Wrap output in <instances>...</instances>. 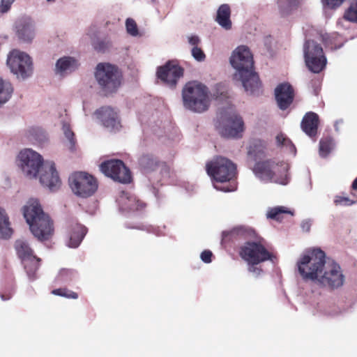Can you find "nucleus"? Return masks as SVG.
I'll return each mask as SVG.
<instances>
[{
    "label": "nucleus",
    "instance_id": "nucleus-1",
    "mask_svg": "<svg viewBox=\"0 0 357 357\" xmlns=\"http://www.w3.org/2000/svg\"><path fill=\"white\" fill-rule=\"evenodd\" d=\"M326 253L319 248L304 251L296 261V268L301 278L321 287L337 289L344 282V275L340 265L326 261Z\"/></svg>",
    "mask_w": 357,
    "mask_h": 357
},
{
    "label": "nucleus",
    "instance_id": "nucleus-2",
    "mask_svg": "<svg viewBox=\"0 0 357 357\" xmlns=\"http://www.w3.org/2000/svg\"><path fill=\"white\" fill-rule=\"evenodd\" d=\"M229 63L235 70L234 79L240 82L245 91L249 95H258L261 82L254 70L253 55L246 45H239L231 52Z\"/></svg>",
    "mask_w": 357,
    "mask_h": 357
},
{
    "label": "nucleus",
    "instance_id": "nucleus-3",
    "mask_svg": "<svg viewBox=\"0 0 357 357\" xmlns=\"http://www.w3.org/2000/svg\"><path fill=\"white\" fill-rule=\"evenodd\" d=\"M26 222L33 235L39 241L50 239L54 234L53 222L36 198H30L22 208Z\"/></svg>",
    "mask_w": 357,
    "mask_h": 357
},
{
    "label": "nucleus",
    "instance_id": "nucleus-4",
    "mask_svg": "<svg viewBox=\"0 0 357 357\" xmlns=\"http://www.w3.org/2000/svg\"><path fill=\"white\" fill-rule=\"evenodd\" d=\"M217 92H211L203 84L192 82L187 83L182 90L183 104L185 109L196 113L206 111L210 106L211 98L218 99L219 94L224 91L221 84L216 85Z\"/></svg>",
    "mask_w": 357,
    "mask_h": 357
},
{
    "label": "nucleus",
    "instance_id": "nucleus-5",
    "mask_svg": "<svg viewBox=\"0 0 357 357\" xmlns=\"http://www.w3.org/2000/svg\"><path fill=\"white\" fill-rule=\"evenodd\" d=\"M208 174L213 179V187L225 192L236 190L235 185H222L233 179L236 174V165L224 157H215L206 164Z\"/></svg>",
    "mask_w": 357,
    "mask_h": 357
},
{
    "label": "nucleus",
    "instance_id": "nucleus-6",
    "mask_svg": "<svg viewBox=\"0 0 357 357\" xmlns=\"http://www.w3.org/2000/svg\"><path fill=\"white\" fill-rule=\"evenodd\" d=\"M240 257L247 263L248 271L255 278H258L262 274V269L258 265L271 261L275 263L276 257L271 253L260 242L248 241L240 248Z\"/></svg>",
    "mask_w": 357,
    "mask_h": 357
},
{
    "label": "nucleus",
    "instance_id": "nucleus-7",
    "mask_svg": "<svg viewBox=\"0 0 357 357\" xmlns=\"http://www.w3.org/2000/svg\"><path fill=\"white\" fill-rule=\"evenodd\" d=\"M289 169V165L286 162H276L275 160H268L257 162L252 171L261 181L273 182L284 185L290 180Z\"/></svg>",
    "mask_w": 357,
    "mask_h": 357
},
{
    "label": "nucleus",
    "instance_id": "nucleus-8",
    "mask_svg": "<svg viewBox=\"0 0 357 357\" xmlns=\"http://www.w3.org/2000/svg\"><path fill=\"white\" fill-rule=\"evenodd\" d=\"M217 118V127L222 136L228 138L241 137L244 122L232 105L227 103L220 107Z\"/></svg>",
    "mask_w": 357,
    "mask_h": 357
},
{
    "label": "nucleus",
    "instance_id": "nucleus-9",
    "mask_svg": "<svg viewBox=\"0 0 357 357\" xmlns=\"http://www.w3.org/2000/svg\"><path fill=\"white\" fill-rule=\"evenodd\" d=\"M94 77L105 95L116 93L121 85V72L118 67L109 63H98L95 69Z\"/></svg>",
    "mask_w": 357,
    "mask_h": 357
},
{
    "label": "nucleus",
    "instance_id": "nucleus-10",
    "mask_svg": "<svg viewBox=\"0 0 357 357\" xmlns=\"http://www.w3.org/2000/svg\"><path fill=\"white\" fill-rule=\"evenodd\" d=\"M6 63L10 72L17 79L24 80L33 75V59L25 52L17 49L13 50L8 54Z\"/></svg>",
    "mask_w": 357,
    "mask_h": 357
},
{
    "label": "nucleus",
    "instance_id": "nucleus-11",
    "mask_svg": "<svg viewBox=\"0 0 357 357\" xmlns=\"http://www.w3.org/2000/svg\"><path fill=\"white\" fill-rule=\"evenodd\" d=\"M43 156L31 149L21 150L17 156V165L22 174L29 179H36L44 162Z\"/></svg>",
    "mask_w": 357,
    "mask_h": 357
},
{
    "label": "nucleus",
    "instance_id": "nucleus-12",
    "mask_svg": "<svg viewBox=\"0 0 357 357\" xmlns=\"http://www.w3.org/2000/svg\"><path fill=\"white\" fill-rule=\"evenodd\" d=\"M303 54L306 66L311 72L319 73L324 69L327 59L322 47L314 40H307L303 45Z\"/></svg>",
    "mask_w": 357,
    "mask_h": 357
},
{
    "label": "nucleus",
    "instance_id": "nucleus-13",
    "mask_svg": "<svg viewBox=\"0 0 357 357\" xmlns=\"http://www.w3.org/2000/svg\"><path fill=\"white\" fill-rule=\"evenodd\" d=\"M15 247L28 278L31 280H34L36 278V272L40 266V259L33 254V250L25 240L16 241Z\"/></svg>",
    "mask_w": 357,
    "mask_h": 357
},
{
    "label": "nucleus",
    "instance_id": "nucleus-14",
    "mask_svg": "<svg viewBox=\"0 0 357 357\" xmlns=\"http://www.w3.org/2000/svg\"><path fill=\"white\" fill-rule=\"evenodd\" d=\"M69 185L73 193L81 197L91 196L98 189L96 178L86 172H75L69 177Z\"/></svg>",
    "mask_w": 357,
    "mask_h": 357
},
{
    "label": "nucleus",
    "instance_id": "nucleus-15",
    "mask_svg": "<svg viewBox=\"0 0 357 357\" xmlns=\"http://www.w3.org/2000/svg\"><path fill=\"white\" fill-rule=\"evenodd\" d=\"M100 171L114 181L127 183L131 180L130 172L120 160H109L100 165Z\"/></svg>",
    "mask_w": 357,
    "mask_h": 357
},
{
    "label": "nucleus",
    "instance_id": "nucleus-16",
    "mask_svg": "<svg viewBox=\"0 0 357 357\" xmlns=\"http://www.w3.org/2000/svg\"><path fill=\"white\" fill-rule=\"evenodd\" d=\"M37 178L40 184L52 191L58 190L61 184L59 172L55 163L51 160H46L40 167Z\"/></svg>",
    "mask_w": 357,
    "mask_h": 357
},
{
    "label": "nucleus",
    "instance_id": "nucleus-17",
    "mask_svg": "<svg viewBox=\"0 0 357 357\" xmlns=\"http://www.w3.org/2000/svg\"><path fill=\"white\" fill-rule=\"evenodd\" d=\"M183 75V69L177 61H169L158 68L157 76L165 85L174 88Z\"/></svg>",
    "mask_w": 357,
    "mask_h": 357
},
{
    "label": "nucleus",
    "instance_id": "nucleus-18",
    "mask_svg": "<svg viewBox=\"0 0 357 357\" xmlns=\"http://www.w3.org/2000/svg\"><path fill=\"white\" fill-rule=\"evenodd\" d=\"M13 31L17 38L24 43H31L36 36V24L28 15L19 17L13 26Z\"/></svg>",
    "mask_w": 357,
    "mask_h": 357
},
{
    "label": "nucleus",
    "instance_id": "nucleus-19",
    "mask_svg": "<svg viewBox=\"0 0 357 357\" xmlns=\"http://www.w3.org/2000/svg\"><path fill=\"white\" fill-rule=\"evenodd\" d=\"M95 115L102 124L111 130H117L121 127L119 113L110 107H102L96 110Z\"/></svg>",
    "mask_w": 357,
    "mask_h": 357
},
{
    "label": "nucleus",
    "instance_id": "nucleus-20",
    "mask_svg": "<svg viewBox=\"0 0 357 357\" xmlns=\"http://www.w3.org/2000/svg\"><path fill=\"white\" fill-rule=\"evenodd\" d=\"M275 95L279 107L286 109L293 101L294 90L290 84L283 83L277 86Z\"/></svg>",
    "mask_w": 357,
    "mask_h": 357
},
{
    "label": "nucleus",
    "instance_id": "nucleus-21",
    "mask_svg": "<svg viewBox=\"0 0 357 357\" xmlns=\"http://www.w3.org/2000/svg\"><path fill=\"white\" fill-rule=\"evenodd\" d=\"M120 209L122 211H138L142 210L146 204L136 196L122 192L118 199Z\"/></svg>",
    "mask_w": 357,
    "mask_h": 357
},
{
    "label": "nucleus",
    "instance_id": "nucleus-22",
    "mask_svg": "<svg viewBox=\"0 0 357 357\" xmlns=\"http://www.w3.org/2000/svg\"><path fill=\"white\" fill-rule=\"evenodd\" d=\"M77 68V61L71 56H63L55 64L54 73L59 77H64L72 73Z\"/></svg>",
    "mask_w": 357,
    "mask_h": 357
},
{
    "label": "nucleus",
    "instance_id": "nucleus-23",
    "mask_svg": "<svg viewBox=\"0 0 357 357\" xmlns=\"http://www.w3.org/2000/svg\"><path fill=\"white\" fill-rule=\"evenodd\" d=\"M319 123L318 115L312 112L305 114L301 122V128L303 132L310 137L317 135Z\"/></svg>",
    "mask_w": 357,
    "mask_h": 357
},
{
    "label": "nucleus",
    "instance_id": "nucleus-24",
    "mask_svg": "<svg viewBox=\"0 0 357 357\" xmlns=\"http://www.w3.org/2000/svg\"><path fill=\"white\" fill-rule=\"evenodd\" d=\"M87 231L86 228L79 224H75L71 226L68 240L67 241V245L69 248H77L82 241L84 236Z\"/></svg>",
    "mask_w": 357,
    "mask_h": 357
},
{
    "label": "nucleus",
    "instance_id": "nucleus-25",
    "mask_svg": "<svg viewBox=\"0 0 357 357\" xmlns=\"http://www.w3.org/2000/svg\"><path fill=\"white\" fill-rule=\"evenodd\" d=\"M87 231L86 228L79 224H75L71 226L68 240L67 241V245L69 248H77L82 241L84 236Z\"/></svg>",
    "mask_w": 357,
    "mask_h": 357
},
{
    "label": "nucleus",
    "instance_id": "nucleus-26",
    "mask_svg": "<svg viewBox=\"0 0 357 357\" xmlns=\"http://www.w3.org/2000/svg\"><path fill=\"white\" fill-rule=\"evenodd\" d=\"M13 234L11 222L6 210L0 206V238H10Z\"/></svg>",
    "mask_w": 357,
    "mask_h": 357
},
{
    "label": "nucleus",
    "instance_id": "nucleus-27",
    "mask_svg": "<svg viewBox=\"0 0 357 357\" xmlns=\"http://www.w3.org/2000/svg\"><path fill=\"white\" fill-rule=\"evenodd\" d=\"M231 10L228 4H222L218 9L215 20L224 29L229 30L231 28L230 20Z\"/></svg>",
    "mask_w": 357,
    "mask_h": 357
},
{
    "label": "nucleus",
    "instance_id": "nucleus-28",
    "mask_svg": "<svg viewBox=\"0 0 357 357\" xmlns=\"http://www.w3.org/2000/svg\"><path fill=\"white\" fill-rule=\"evenodd\" d=\"M139 165L145 172H151L160 166L157 158L149 153L143 154L139 158Z\"/></svg>",
    "mask_w": 357,
    "mask_h": 357
},
{
    "label": "nucleus",
    "instance_id": "nucleus-29",
    "mask_svg": "<svg viewBox=\"0 0 357 357\" xmlns=\"http://www.w3.org/2000/svg\"><path fill=\"white\" fill-rule=\"evenodd\" d=\"M62 131L66 139V146L70 151L75 150L76 139L75 134L71 130L70 125L68 121L63 120L62 121Z\"/></svg>",
    "mask_w": 357,
    "mask_h": 357
},
{
    "label": "nucleus",
    "instance_id": "nucleus-30",
    "mask_svg": "<svg viewBox=\"0 0 357 357\" xmlns=\"http://www.w3.org/2000/svg\"><path fill=\"white\" fill-rule=\"evenodd\" d=\"M293 215L294 213L289 209L284 206H278L273 208H269L267 211V218L278 221H281L285 215Z\"/></svg>",
    "mask_w": 357,
    "mask_h": 357
},
{
    "label": "nucleus",
    "instance_id": "nucleus-31",
    "mask_svg": "<svg viewBox=\"0 0 357 357\" xmlns=\"http://www.w3.org/2000/svg\"><path fill=\"white\" fill-rule=\"evenodd\" d=\"M77 278V273L73 269L61 268L56 278L59 283H70Z\"/></svg>",
    "mask_w": 357,
    "mask_h": 357
},
{
    "label": "nucleus",
    "instance_id": "nucleus-32",
    "mask_svg": "<svg viewBox=\"0 0 357 357\" xmlns=\"http://www.w3.org/2000/svg\"><path fill=\"white\" fill-rule=\"evenodd\" d=\"M26 135L30 141L42 142L46 139V133L40 127L34 126L27 129Z\"/></svg>",
    "mask_w": 357,
    "mask_h": 357
},
{
    "label": "nucleus",
    "instance_id": "nucleus-33",
    "mask_svg": "<svg viewBox=\"0 0 357 357\" xmlns=\"http://www.w3.org/2000/svg\"><path fill=\"white\" fill-rule=\"evenodd\" d=\"M300 3V0H278V6L282 15H288L297 8Z\"/></svg>",
    "mask_w": 357,
    "mask_h": 357
},
{
    "label": "nucleus",
    "instance_id": "nucleus-34",
    "mask_svg": "<svg viewBox=\"0 0 357 357\" xmlns=\"http://www.w3.org/2000/svg\"><path fill=\"white\" fill-rule=\"evenodd\" d=\"M13 91V86L9 82L0 78V105L6 102Z\"/></svg>",
    "mask_w": 357,
    "mask_h": 357
},
{
    "label": "nucleus",
    "instance_id": "nucleus-35",
    "mask_svg": "<svg viewBox=\"0 0 357 357\" xmlns=\"http://www.w3.org/2000/svg\"><path fill=\"white\" fill-rule=\"evenodd\" d=\"M335 147V143L331 138L322 139L319 142V155L321 158L327 157Z\"/></svg>",
    "mask_w": 357,
    "mask_h": 357
},
{
    "label": "nucleus",
    "instance_id": "nucleus-36",
    "mask_svg": "<svg viewBox=\"0 0 357 357\" xmlns=\"http://www.w3.org/2000/svg\"><path fill=\"white\" fill-rule=\"evenodd\" d=\"M125 26L127 33L134 38H139L142 36L138 26L132 18L128 17L126 20Z\"/></svg>",
    "mask_w": 357,
    "mask_h": 357
},
{
    "label": "nucleus",
    "instance_id": "nucleus-37",
    "mask_svg": "<svg viewBox=\"0 0 357 357\" xmlns=\"http://www.w3.org/2000/svg\"><path fill=\"white\" fill-rule=\"evenodd\" d=\"M345 20L357 23V0H352L349 7L344 13Z\"/></svg>",
    "mask_w": 357,
    "mask_h": 357
},
{
    "label": "nucleus",
    "instance_id": "nucleus-38",
    "mask_svg": "<svg viewBox=\"0 0 357 357\" xmlns=\"http://www.w3.org/2000/svg\"><path fill=\"white\" fill-rule=\"evenodd\" d=\"M91 31L92 29L86 33V36L91 38L93 47L98 52H103L107 47L106 43L102 40H95L96 33H92Z\"/></svg>",
    "mask_w": 357,
    "mask_h": 357
},
{
    "label": "nucleus",
    "instance_id": "nucleus-39",
    "mask_svg": "<svg viewBox=\"0 0 357 357\" xmlns=\"http://www.w3.org/2000/svg\"><path fill=\"white\" fill-rule=\"evenodd\" d=\"M276 142L278 145L286 146L289 149V151H291L293 154H295L296 149L294 146L291 144V142L289 139L284 136V135H278L276 137Z\"/></svg>",
    "mask_w": 357,
    "mask_h": 357
},
{
    "label": "nucleus",
    "instance_id": "nucleus-40",
    "mask_svg": "<svg viewBox=\"0 0 357 357\" xmlns=\"http://www.w3.org/2000/svg\"><path fill=\"white\" fill-rule=\"evenodd\" d=\"M52 294L56 296L68 298L77 299L78 298V295L77 293L68 290L67 289H56L52 291Z\"/></svg>",
    "mask_w": 357,
    "mask_h": 357
},
{
    "label": "nucleus",
    "instance_id": "nucleus-41",
    "mask_svg": "<svg viewBox=\"0 0 357 357\" xmlns=\"http://www.w3.org/2000/svg\"><path fill=\"white\" fill-rule=\"evenodd\" d=\"M250 231H251L249 230L248 229H247L246 227H243V226H240V227H236L233 228L229 231V234L231 236L241 235V236H247L248 235L250 234ZM227 234H229V231H223L222 232V235H223L224 237H225Z\"/></svg>",
    "mask_w": 357,
    "mask_h": 357
},
{
    "label": "nucleus",
    "instance_id": "nucleus-42",
    "mask_svg": "<svg viewBox=\"0 0 357 357\" xmlns=\"http://www.w3.org/2000/svg\"><path fill=\"white\" fill-rule=\"evenodd\" d=\"M355 201L350 199L348 197L343 195H336L334 197V204L335 206H349L355 204Z\"/></svg>",
    "mask_w": 357,
    "mask_h": 357
},
{
    "label": "nucleus",
    "instance_id": "nucleus-43",
    "mask_svg": "<svg viewBox=\"0 0 357 357\" xmlns=\"http://www.w3.org/2000/svg\"><path fill=\"white\" fill-rule=\"evenodd\" d=\"M347 310L345 308H340L338 306H333L331 308L326 310L325 313L328 316L335 317L344 314Z\"/></svg>",
    "mask_w": 357,
    "mask_h": 357
},
{
    "label": "nucleus",
    "instance_id": "nucleus-44",
    "mask_svg": "<svg viewBox=\"0 0 357 357\" xmlns=\"http://www.w3.org/2000/svg\"><path fill=\"white\" fill-rule=\"evenodd\" d=\"M191 54L192 57L197 61H203L206 58L205 54L199 47H192L191 50Z\"/></svg>",
    "mask_w": 357,
    "mask_h": 357
},
{
    "label": "nucleus",
    "instance_id": "nucleus-45",
    "mask_svg": "<svg viewBox=\"0 0 357 357\" xmlns=\"http://www.w3.org/2000/svg\"><path fill=\"white\" fill-rule=\"evenodd\" d=\"M15 0H1L0 13H6L10 9L12 4Z\"/></svg>",
    "mask_w": 357,
    "mask_h": 357
},
{
    "label": "nucleus",
    "instance_id": "nucleus-46",
    "mask_svg": "<svg viewBox=\"0 0 357 357\" xmlns=\"http://www.w3.org/2000/svg\"><path fill=\"white\" fill-rule=\"evenodd\" d=\"M344 0H322L323 3L329 8H335L342 4Z\"/></svg>",
    "mask_w": 357,
    "mask_h": 357
},
{
    "label": "nucleus",
    "instance_id": "nucleus-47",
    "mask_svg": "<svg viewBox=\"0 0 357 357\" xmlns=\"http://www.w3.org/2000/svg\"><path fill=\"white\" fill-rule=\"evenodd\" d=\"M321 38H322V41L325 43V45L326 46H329L330 45H332L333 43V39H335V38L336 37V34L335 33H332V34H329V33H324V34H321Z\"/></svg>",
    "mask_w": 357,
    "mask_h": 357
},
{
    "label": "nucleus",
    "instance_id": "nucleus-48",
    "mask_svg": "<svg viewBox=\"0 0 357 357\" xmlns=\"http://www.w3.org/2000/svg\"><path fill=\"white\" fill-rule=\"evenodd\" d=\"M212 252L210 250H204L200 255V258L204 263L208 264L211 261Z\"/></svg>",
    "mask_w": 357,
    "mask_h": 357
},
{
    "label": "nucleus",
    "instance_id": "nucleus-49",
    "mask_svg": "<svg viewBox=\"0 0 357 357\" xmlns=\"http://www.w3.org/2000/svg\"><path fill=\"white\" fill-rule=\"evenodd\" d=\"M188 43L192 46V47H198L199 44L201 42L200 38L195 35H191L188 36Z\"/></svg>",
    "mask_w": 357,
    "mask_h": 357
},
{
    "label": "nucleus",
    "instance_id": "nucleus-50",
    "mask_svg": "<svg viewBox=\"0 0 357 357\" xmlns=\"http://www.w3.org/2000/svg\"><path fill=\"white\" fill-rule=\"evenodd\" d=\"M257 144H255L254 146H250L248 150V155L250 158H253L255 160L257 159V157H260V155L263 153L261 152V151H259V155H257L256 153V148Z\"/></svg>",
    "mask_w": 357,
    "mask_h": 357
},
{
    "label": "nucleus",
    "instance_id": "nucleus-51",
    "mask_svg": "<svg viewBox=\"0 0 357 357\" xmlns=\"http://www.w3.org/2000/svg\"><path fill=\"white\" fill-rule=\"evenodd\" d=\"M312 226L311 220H305L301 222V227L303 231L308 232L310 230Z\"/></svg>",
    "mask_w": 357,
    "mask_h": 357
},
{
    "label": "nucleus",
    "instance_id": "nucleus-52",
    "mask_svg": "<svg viewBox=\"0 0 357 357\" xmlns=\"http://www.w3.org/2000/svg\"><path fill=\"white\" fill-rule=\"evenodd\" d=\"M343 123V121L342 119H340V120H337L335 121V124H334V127H335V129L337 132H339L340 131V128H339V126L340 125H342Z\"/></svg>",
    "mask_w": 357,
    "mask_h": 357
},
{
    "label": "nucleus",
    "instance_id": "nucleus-53",
    "mask_svg": "<svg viewBox=\"0 0 357 357\" xmlns=\"http://www.w3.org/2000/svg\"><path fill=\"white\" fill-rule=\"evenodd\" d=\"M351 187L354 190H357V178L353 181Z\"/></svg>",
    "mask_w": 357,
    "mask_h": 357
},
{
    "label": "nucleus",
    "instance_id": "nucleus-54",
    "mask_svg": "<svg viewBox=\"0 0 357 357\" xmlns=\"http://www.w3.org/2000/svg\"><path fill=\"white\" fill-rule=\"evenodd\" d=\"M46 1L49 3H55L56 0H46Z\"/></svg>",
    "mask_w": 357,
    "mask_h": 357
},
{
    "label": "nucleus",
    "instance_id": "nucleus-55",
    "mask_svg": "<svg viewBox=\"0 0 357 357\" xmlns=\"http://www.w3.org/2000/svg\"><path fill=\"white\" fill-rule=\"evenodd\" d=\"M162 169H165V171L167 170V167H166V165H162Z\"/></svg>",
    "mask_w": 357,
    "mask_h": 357
}]
</instances>
